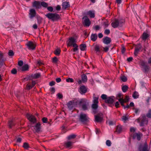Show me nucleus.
Wrapping results in <instances>:
<instances>
[{
    "instance_id": "obj_1",
    "label": "nucleus",
    "mask_w": 151,
    "mask_h": 151,
    "mask_svg": "<svg viewBox=\"0 0 151 151\" xmlns=\"http://www.w3.org/2000/svg\"><path fill=\"white\" fill-rule=\"evenodd\" d=\"M137 122L140 123V126L141 127L147 125L148 123V120L145 115H141L138 119H137Z\"/></svg>"
},
{
    "instance_id": "obj_2",
    "label": "nucleus",
    "mask_w": 151,
    "mask_h": 151,
    "mask_svg": "<svg viewBox=\"0 0 151 151\" xmlns=\"http://www.w3.org/2000/svg\"><path fill=\"white\" fill-rule=\"evenodd\" d=\"M138 63L143 72L146 73L149 71L150 68L149 66L146 64V63L145 61L140 60L138 62Z\"/></svg>"
},
{
    "instance_id": "obj_3",
    "label": "nucleus",
    "mask_w": 151,
    "mask_h": 151,
    "mask_svg": "<svg viewBox=\"0 0 151 151\" xmlns=\"http://www.w3.org/2000/svg\"><path fill=\"white\" fill-rule=\"evenodd\" d=\"M45 16L49 19L54 22L59 19L60 17L58 14L56 13H49L45 15Z\"/></svg>"
},
{
    "instance_id": "obj_4",
    "label": "nucleus",
    "mask_w": 151,
    "mask_h": 151,
    "mask_svg": "<svg viewBox=\"0 0 151 151\" xmlns=\"http://www.w3.org/2000/svg\"><path fill=\"white\" fill-rule=\"evenodd\" d=\"M89 118L87 115L83 113H81L79 116V120L83 124H85L88 121Z\"/></svg>"
},
{
    "instance_id": "obj_5",
    "label": "nucleus",
    "mask_w": 151,
    "mask_h": 151,
    "mask_svg": "<svg viewBox=\"0 0 151 151\" xmlns=\"http://www.w3.org/2000/svg\"><path fill=\"white\" fill-rule=\"evenodd\" d=\"M122 23V21L117 19H116L111 23V25L113 28H116L119 26H121Z\"/></svg>"
},
{
    "instance_id": "obj_6",
    "label": "nucleus",
    "mask_w": 151,
    "mask_h": 151,
    "mask_svg": "<svg viewBox=\"0 0 151 151\" xmlns=\"http://www.w3.org/2000/svg\"><path fill=\"white\" fill-rule=\"evenodd\" d=\"M82 19L84 25L86 27H89L91 24V22L88 17L86 16H85Z\"/></svg>"
},
{
    "instance_id": "obj_7",
    "label": "nucleus",
    "mask_w": 151,
    "mask_h": 151,
    "mask_svg": "<svg viewBox=\"0 0 151 151\" xmlns=\"http://www.w3.org/2000/svg\"><path fill=\"white\" fill-rule=\"evenodd\" d=\"M80 103L82 104V108L83 110H86L87 109V106L88 104L86 99H82L80 101Z\"/></svg>"
},
{
    "instance_id": "obj_8",
    "label": "nucleus",
    "mask_w": 151,
    "mask_h": 151,
    "mask_svg": "<svg viewBox=\"0 0 151 151\" xmlns=\"http://www.w3.org/2000/svg\"><path fill=\"white\" fill-rule=\"evenodd\" d=\"M95 121L97 122L101 123L103 121V116L102 114H98L95 116Z\"/></svg>"
},
{
    "instance_id": "obj_9",
    "label": "nucleus",
    "mask_w": 151,
    "mask_h": 151,
    "mask_svg": "<svg viewBox=\"0 0 151 151\" xmlns=\"http://www.w3.org/2000/svg\"><path fill=\"white\" fill-rule=\"evenodd\" d=\"M26 45L29 50H34L35 49L36 45L33 42L31 41L28 42Z\"/></svg>"
},
{
    "instance_id": "obj_10",
    "label": "nucleus",
    "mask_w": 151,
    "mask_h": 151,
    "mask_svg": "<svg viewBox=\"0 0 151 151\" xmlns=\"http://www.w3.org/2000/svg\"><path fill=\"white\" fill-rule=\"evenodd\" d=\"M26 117L31 122L33 123L36 122V119L33 115L27 114L26 115Z\"/></svg>"
},
{
    "instance_id": "obj_11",
    "label": "nucleus",
    "mask_w": 151,
    "mask_h": 151,
    "mask_svg": "<svg viewBox=\"0 0 151 151\" xmlns=\"http://www.w3.org/2000/svg\"><path fill=\"white\" fill-rule=\"evenodd\" d=\"M142 136V134L140 132L134 133L133 135L132 138L133 139H136L137 140L139 141L141 138V137Z\"/></svg>"
},
{
    "instance_id": "obj_12",
    "label": "nucleus",
    "mask_w": 151,
    "mask_h": 151,
    "mask_svg": "<svg viewBox=\"0 0 151 151\" xmlns=\"http://www.w3.org/2000/svg\"><path fill=\"white\" fill-rule=\"evenodd\" d=\"M32 127H34V129L35 131H34V132L39 133L41 131V124L39 123H38L36 124L35 126H32Z\"/></svg>"
},
{
    "instance_id": "obj_13",
    "label": "nucleus",
    "mask_w": 151,
    "mask_h": 151,
    "mask_svg": "<svg viewBox=\"0 0 151 151\" xmlns=\"http://www.w3.org/2000/svg\"><path fill=\"white\" fill-rule=\"evenodd\" d=\"M36 13L35 10L33 9H31L29 11V18L32 19L35 17L36 15Z\"/></svg>"
},
{
    "instance_id": "obj_14",
    "label": "nucleus",
    "mask_w": 151,
    "mask_h": 151,
    "mask_svg": "<svg viewBox=\"0 0 151 151\" xmlns=\"http://www.w3.org/2000/svg\"><path fill=\"white\" fill-rule=\"evenodd\" d=\"M78 91L81 94H84L87 92V88L84 86L82 85L80 87Z\"/></svg>"
},
{
    "instance_id": "obj_15",
    "label": "nucleus",
    "mask_w": 151,
    "mask_h": 151,
    "mask_svg": "<svg viewBox=\"0 0 151 151\" xmlns=\"http://www.w3.org/2000/svg\"><path fill=\"white\" fill-rule=\"evenodd\" d=\"M33 7L36 9H39L41 8V2L38 1H34L32 3Z\"/></svg>"
},
{
    "instance_id": "obj_16",
    "label": "nucleus",
    "mask_w": 151,
    "mask_h": 151,
    "mask_svg": "<svg viewBox=\"0 0 151 151\" xmlns=\"http://www.w3.org/2000/svg\"><path fill=\"white\" fill-rule=\"evenodd\" d=\"M103 42L106 45H108L110 44L111 42V39L110 38L106 36L105 37L103 38Z\"/></svg>"
},
{
    "instance_id": "obj_17",
    "label": "nucleus",
    "mask_w": 151,
    "mask_h": 151,
    "mask_svg": "<svg viewBox=\"0 0 151 151\" xmlns=\"http://www.w3.org/2000/svg\"><path fill=\"white\" fill-rule=\"evenodd\" d=\"M76 40L73 37H71L69 39V42L68 43V46H71L72 45L73 46L74 44H76Z\"/></svg>"
},
{
    "instance_id": "obj_18",
    "label": "nucleus",
    "mask_w": 151,
    "mask_h": 151,
    "mask_svg": "<svg viewBox=\"0 0 151 151\" xmlns=\"http://www.w3.org/2000/svg\"><path fill=\"white\" fill-rule=\"evenodd\" d=\"M73 142L71 141H67L64 143V146L66 148L71 149L72 147V146Z\"/></svg>"
},
{
    "instance_id": "obj_19",
    "label": "nucleus",
    "mask_w": 151,
    "mask_h": 151,
    "mask_svg": "<svg viewBox=\"0 0 151 151\" xmlns=\"http://www.w3.org/2000/svg\"><path fill=\"white\" fill-rule=\"evenodd\" d=\"M68 108L70 110L73 109L75 105V104L73 101H70L67 104Z\"/></svg>"
},
{
    "instance_id": "obj_20",
    "label": "nucleus",
    "mask_w": 151,
    "mask_h": 151,
    "mask_svg": "<svg viewBox=\"0 0 151 151\" xmlns=\"http://www.w3.org/2000/svg\"><path fill=\"white\" fill-rule=\"evenodd\" d=\"M40 76V74L39 73H36L34 74H32L30 76V79H37L39 78Z\"/></svg>"
},
{
    "instance_id": "obj_21",
    "label": "nucleus",
    "mask_w": 151,
    "mask_h": 151,
    "mask_svg": "<svg viewBox=\"0 0 151 151\" xmlns=\"http://www.w3.org/2000/svg\"><path fill=\"white\" fill-rule=\"evenodd\" d=\"M15 125V123L14 119H12L11 120H9L8 123V125L10 128H11Z\"/></svg>"
},
{
    "instance_id": "obj_22",
    "label": "nucleus",
    "mask_w": 151,
    "mask_h": 151,
    "mask_svg": "<svg viewBox=\"0 0 151 151\" xmlns=\"http://www.w3.org/2000/svg\"><path fill=\"white\" fill-rule=\"evenodd\" d=\"M62 8L64 9H66L70 6L69 3L67 1L63 2L62 4Z\"/></svg>"
},
{
    "instance_id": "obj_23",
    "label": "nucleus",
    "mask_w": 151,
    "mask_h": 151,
    "mask_svg": "<svg viewBox=\"0 0 151 151\" xmlns=\"http://www.w3.org/2000/svg\"><path fill=\"white\" fill-rule=\"evenodd\" d=\"M87 14L89 15L90 17L91 18H94L95 17L94 12L93 11L90 10L88 12Z\"/></svg>"
},
{
    "instance_id": "obj_24",
    "label": "nucleus",
    "mask_w": 151,
    "mask_h": 151,
    "mask_svg": "<svg viewBox=\"0 0 151 151\" xmlns=\"http://www.w3.org/2000/svg\"><path fill=\"white\" fill-rule=\"evenodd\" d=\"M114 101V99L111 97H107L105 101L106 103L110 104H112Z\"/></svg>"
},
{
    "instance_id": "obj_25",
    "label": "nucleus",
    "mask_w": 151,
    "mask_h": 151,
    "mask_svg": "<svg viewBox=\"0 0 151 151\" xmlns=\"http://www.w3.org/2000/svg\"><path fill=\"white\" fill-rule=\"evenodd\" d=\"M29 68L28 65L27 64H25L22 67L20 70H21L22 71H24L28 70Z\"/></svg>"
},
{
    "instance_id": "obj_26",
    "label": "nucleus",
    "mask_w": 151,
    "mask_h": 151,
    "mask_svg": "<svg viewBox=\"0 0 151 151\" xmlns=\"http://www.w3.org/2000/svg\"><path fill=\"white\" fill-rule=\"evenodd\" d=\"M97 38V35L96 34H92L91 36V39L93 41H95Z\"/></svg>"
},
{
    "instance_id": "obj_27",
    "label": "nucleus",
    "mask_w": 151,
    "mask_h": 151,
    "mask_svg": "<svg viewBox=\"0 0 151 151\" xmlns=\"http://www.w3.org/2000/svg\"><path fill=\"white\" fill-rule=\"evenodd\" d=\"M149 37V35L147 33L144 32L142 34V37L143 40H146Z\"/></svg>"
},
{
    "instance_id": "obj_28",
    "label": "nucleus",
    "mask_w": 151,
    "mask_h": 151,
    "mask_svg": "<svg viewBox=\"0 0 151 151\" xmlns=\"http://www.w3.org/2000/svg\"><path fill=\"white\" fill-rule=\"evenodd\" d=\"M148 146L146 142H145L142 147V151H148Z\"/></svg>"
},
{
    "instance_id": "obj_29",
    "label": "nucleus",
    "mask_w": 151,
    "mask_h": 151,
    "mask_svg": "<svg viewBox=\"0 0 151 151\" xmlns=\"http://www.w3.org/2000/svg\"><path fill=\"white\" fill-rule=\"evenodd\" d=\"M95 94H93V103H97L98 104L99 102L98 99H99V96H94Z\"/></svg>"
},
{
    "instance_id": "obj_30",
    "label": "nucleus",
    "mask_w": 151,
    "mask_h": 151,
    "mask_svg": "<svg viewBox=\"0 0 151 151\" xmlns=\"http://www.w3.org/2000/svg\"><path fill=\"white\" fill-rule=\"evenodd\" d=\"M94 50L97 52H100L101 50L99 45H96L94 47Z\"/></svg>"
},
{
    "instance_id": "obj_31",
    "label": "nucleus",
    "mask_w": 151,
    "mask_h": 151,
    "mask_svg": "<svg viewBox=\"0 0 151 151\" xmlns=\"http://www.w3.org/2000/svg\"><path fill=\"white\" fill-rule=\"evenodd\" d=\"M132 97L134 99H136L139 98V95L138 92L135 91L134 92L132 95Z\"/></svg>"
},
{
    "instance_id": "obj_32",
    "label": "nucleus",
    "mask_w": 151,
    "mask_h": 151,
    "mask_svg": "<svg viewBox=\"0 0 151 151\" xmlns=\"http://www.w3.org/2000/svg\"><path fill=\"white\" fill-rule=\"evenodd\" d=\"M122 126L120 125H118L116 128V132L119 133H120L122 131Z\"/></svg>"
},
{
    "instance_id": "obj_33",
    "label": "nucleus",
    "mask_w": 151,
    "mask_h": 151,
    "mask_svg": "<svg viewBox=\"0 0 151 151\" xmlns=\"http://www.w3.org/2000/svg\"><path fill=\"white\" fill-rule=\"evenodd\" d=\"M76 135L74 134H71L68 136L67 138L68 140L71 139H74L76 137Z\"/></svg>"
},
{
    "instance_id": "obj_34",
    "label": "nucleus",
    "mask_w": 151,
    "mask_h": 151,
    "mask_svg": "<svg viewBox=\"0 0 151 151\" xmlns=\"http://www.w3.org/2000/svg\"><path fill=\"white\" fill-rule=\"evenodd\" d=\"M86 47V45L85 44H81L80 45V49L81 51L85 50Z\"/></svg>"
},
{
    "instance_id": "obj_35",
    "label": "nucleus",
    "mask_w": 151,
    "mask_h": 151,
    "mask_svg": "<svg viewBox=\"0 0 151 151\" xmlns=\"http://www.w3.org/2000/svg\"><path fill=\"white\" fill-rule=\"evenodd\" d=\"M141 48V47H137L135 48L134 53L135 56H137V55L138 52Z\"/></svg>"
},
{
    "instance_id": "obj_36",
    "label": "nucleus",
    "mask_w": 151,
    "mask_h": 151,
    "mask_svg": "<svg viewBox=\"0 0 151 151\" xmlns=\"http://www.w3.org/2000/svg\"><path fill=\"white\" fill-rule=\"evenodd\" d=\"M82 81L83 82H85L87 81V77L86 75L85 74H83L82 76Z\"/></svg>"
},
{
    "instance_id": "obj_37",
    "label": "nucleus",
    "mask_w": 151,
    "mask_h": 151,
    "mask_svg": "<svg viewBox=\"0 0 151 151\" xmlns=\"http://www.w3.org/2000/svg\"><path fill=\"white\" fill-rule=\"evenodd\" d=\"M60 52V50L59 48L56 49L54 52V54L57 55H59Z\"/></svg>"
},
{
    "instance_id": "obj_38",
    "label": "nucleus",
    "mask_w": 151,
    "mask_h": 151,
    "mask_svg": "<svg viewBox=\"0 0 151 151\" xmlns=\"http://www.w3.org/2000/svg\"><path fill=\"white\" fill-rule=\"evenodd\" d=\"M128 87L127 85H124L122 87V90L124 92H125L128 90Z\"/></svg>"
},
{
    "instance_id": "obj_39",
    "label": "nucleus",
    "mask_w": 151,
    "mask_h": 151,
    "mask_svg": "<svg viewBox=\"0 0 151 151\" xmlns=\"http://www.w3.org/2000/svg\"><path fill=\"white\" fill-rule=\"evenodd\" d=\"M37 24L39 25H40L42 22V18L40 17H37Z\"/></svg>"
},
{
    "instance_id": "obj_40",
    "label": "nucleus",
    "mask_w": 151,
    "mask_h": 151,
    "mask_svg": "<svg viewBox=\"0 0 151 151\" xmlns=\"http://www.w3.org/2000/svg\"><path fill=\"white\" fill-rule=\"evenodd\" d=\"M48 4L46 2L42 1L41 2V6H42L43 7L45 8H46L48 6Z\"/></svg>"
},
{
    "instance_id": "obj_41",
    "label": "nucleus",
    "mask_w": 151,
    "mask_h": 151,
    "mask_svg": "<svg viewBox=\"0 0 151 151\" xmlns=\"http://www.w3.org/2000/svg\"><path fill=\"white\" fill-rule=\"evenodd\" d=\"M98 104L97 103H93L92 104V108L94 109H96L98 108Z\"/></svg>"
},
{
    "instance_id": "obj_42",
    "label": "nucleus",
    "mask_w": 151,
    "mask_h": 151,
    "mask_svg": "<svg viewBox=\"0 0 151 151\" xmlns=\"http://www.w3.org/2000/svg\"><path fill=\"white\" fill-rule=\"evenodd\" d=\"M119 101L121 105L124 107L125 106L124 104V100L122 98H120L119 99Z\"/></svg>"
},
{
    "instance_id": "obj_43",
    "label": "nucleus",
    "mask_w": 151,
    "mask_h": 151,
    "mask_svg": "<svg viewBox=\"0 0 151 151\" xmlns=\"http://www.w3.org/2000/svg\"><path fill=\"white\" fill-rule=\"evenodd\" d=\"M66 81L67 82H70V83H73L74 82V81L73 79L72 78H69L68 79H67L66 80Z\"/></svg>"
},
{
    "instance_id": "obj_44",
    "label": "nucleus",
    "mask_w": 151,
    "mask_h": 151,
    "mask_svg": "<svg viewBox=\"0 0 151 151\" xmlns=\"http://www.w3.org/2000/svg\"><path fill=\"white\" fill-rule=\"evenodd\" d=\"M109 46H107L103 47V51L105 52H108L109 50Z\"/></svg>"
},
{
    "instance_id": "obj_45",
    "label": "nucleus",
    "mask_w": 151,
    "mask_h": 151,
    "mask_svg": "<svg viewBox=\"0 0 151 151\" xmlns=\"http://www.w3.org/2000/svg\"><path fill=\"white\" fill-rule=\"evenodd\" d=\"M120 79L124 82H125L127 81V78L124 76H122L120 77Z\"/></svg>"
},
{
    "instance_id": "obj_46",
    "label": "nucleus",
    "mask_w": 151,
    "mask_h": 151,
    "mask_svg": "<svg viewBox=\"0 0 151 151\" xmlns=\"http://www.w3.org/2000/svg\"><path fill=\"white\" fill-rule=\"evenodd\" d=\"M93 28L96 31H97L99 30L101 28V27L99 25H96L94 27H93Z\"/></svg>"
},
{
    "instance_id": "obj_47",
    "label": "nucleus",
    "mask_w": 151,
    "mask_h": 151,
    "mask_svg": "<svg viewBox=\"0 0 151 151\" xmlns=\"http://www.w3.org/2000/svg\"><path fill=\"white\" fill-rule=\"evenodd\" d=\"M73 47H74L73 48V51L74 52H76L78 50V45L77 44H74L73 45Z\"/></svg>"
},
{
    "instance_id": "obj_48",
    "label": "nucleus",
    "mask_w": 151,
    "mask_h": 151,
    "mask_svg": "<svg viewBox=\"0 0 151 151\" xmlns=\"http://www.w3.org/2000/svg\"><path fill=\"white\" fill-rule=\"evenodd\" d=\"M23 147L25 149H27L29 147L28 144L26 142L24 143Z\"/></svg>"
},
{
    "instance_id": "obj_49",
    "label": "nucleus",
    "mask_w": 151,
    "mask_h": 151,
    "mask_svg": "<svg viewBox=\"0 0 151 151\" xmlns=\"http://www.w3.org/2000/svg\"><path fill=\"white\" fill-rule=\"evenodd\" d=\"M111 141L109 140H108L106 141V144L108 146H110L111 145Z\"/></svg>"
},
{
    "instance_id": "obj_50",
    "label": "nucleus",
    "mask_w": 151,
    "mask_h": 151,
    "mask_svg": "<svg viewBox=\"0 0 151 151\" xmlns=\"http://www.w3.org/2000/svg\"><path fill=\"white\" fill-rule=\"evenodd\" d=\"M104 33L106 35H109L110 33V31L109 29H106L104 30Z\"/></svg>"
},
{
    "instance_id": "obj_51",
    "label": "nucleus",
    "mask_w": 151,
    "mask_h": 151,
    "mask_svg": "<svg viewBox=\"0 0 151 151\" xmlns=\"http://www.w3.org/2000/svg\"><path fill=\"white\" fill-rule=\"evenodd\" d=\"M147 117L149 118H151V110H149L148 112L146 114Z\"/></svg>"
},
{
    "instance_id": "obj_52",
    "label": "nucleus",
    "mask_w": 151,
    "mask_h": 151,
    "mask_svg": "<svg viewBox=\"0 0 151 151\" xmlns=\"http://www.w3.org/2000/svg\"><path fill=\"white\" fill-rule=\"evenodd\" d=\"M8 54L9 56H12L14 55V53L13 51L11 50H10L9 51Z\"/></svg>"
},
{
    "instance_id": "obj_53",
    "label": "nucleus",
    "mask_w": 151,
    "mask_h": 151,
    "mask_svg": "<svg viewBox=\"0 0 151 151\" xmlns=\"http://www.w3.org/2000/svg\"><path fill=\"white\" fill-rule=\"evenodd\" d=\"M11 73L13 74H15L17 73V70L16 69L13 68L11 71Z\"/></svg>"
},
{
    "instance_id": "obj_54",
    "label": "nucleus",
    "mask_w": 151,
    "mask_h": 151,
    "mask_svg": "<svg viewBox=\"0 0 151 151\" xmlns=\"http://www.w3.org/2000/svg\"><path fill=\"white\" fill-rule=\"evenodd\" d=\"M57 96L60 99H62L63 97V95L60 93H58L57 95Z\"/></svg>"
},
{
    "instance_id": "obj_55",
    "label": "nucleus",
    "mask_w": 151,
    "mask_h": 151,
    "mask_svg": "<svg viewBox=\"0 0 151 151\" xmlns=\"http://www.w3.org/2000/svg\"><path fill=\"white\" fill-rule=\"evenodd\" d=\"M128 117L126 116H123L122 118V120L124 122H125L128 120Z\"/></svg>"
},
{
    "instance_id": "obj_56",
    "label": "nucleus",
    "mask_w": 151,
    "mask_h": 151,
    "mask_svg": "<svg viewBox=\"0 0 151 151\" xmlns=\"http://www.w3.org/2000/svg\"><path fill=\"white\" fill-rule=\"evenodd\" d=\"M101 98L103 99H104L105 100V101H106V99H107V96L106 95H105V94H102L101 96Z\"/></svg>"
},
{
    "instance_id": "obj_57",
    "label": "nucleus",
    "mask_w": 151,
    "mask_h": 151,
    "mask_svg": "<svg viewBox=\"0 0 151 151\" xmlns=\"http://www.w3.org/2000/svg\"><path fill=\"white\" fill-rule=\"evenodd\" d=\"M136 129L134 127H131L130 128V131L132 132H134L136 131Z\"/></svg>"
},
{
    "instance_id": "obj_58",
    "label": "nucleus",
    "mask_w": 151,
    "mask_h": 151,
    "mask_svg": "<svg viewBox=\"0 0 151 151\" xmlns=\"http://www.w3.org/2000/svg\"><path fill=\"white\" fill-rule=\"evenodd\" d=\"M47 118H46V117H43L42 119V122L44 123H47Z\"/></svg>"
},
{
    "instance_id": "obj_59",
    "label": "nucleus",
    "mask_w": 151,
    "mask_h": 151,
    "mask_svg": "<svg viewBox=\"0 0 151 151\" xmlns=\"http://www.w3.org/2000/svg\"><path fill=\"white\" fill-rule=\"evenodd\" d=\"M52 62L54 63H56L58 61V60L56 57H54L52 58Z\"/></svg>"
},
{
    "instance_id": "obj_60",
    "label": "nucleus",
    "mask_w": 151,
    "mask_h": 151,
    "mask_svg": "<svg viewBox=\"0 0 151 151\" xmlns=\"http://www.w3.org/2000/svg\"><path fill=\"white\" fill-rule=\"evenodd\" d=\"M50 90L52 92V94H53L55 91V88L53 87L50 88Z\"/></svg>"
},
{
    "instance_id": "obj_61",
    "label": "nucleus",
    "mask_w": 151,
    "mask_h": 151,
    "mask_svg": "<svg viewBox=\"0 0 151 151\" xmlns=\"http://www.w3.org/2000/svg\"><path fill=\"white\" fill-rule=\"evenodd\" d=\"M33 87V86L29 85L27 84V90H29L32 88Z\"/></svg>"
},
{
    "instance_id": "obj_62",
    "label": "nucleus",
    "mask_w": 151,
    "mask_h": 151,
    "mask_svg": "<svg viewBox=\"0 0 151 151\" xmlns=\"http://www.w3.org/2000/svg\"><path fill=\"white\" fill-rule=\"evenodd\" d=\"M18 64L20 66H21L23 65V62L22 61L20 60L18 62Z\"/></svg>"
},
{
    "instance_id": "obj_63",
    "label": "nucleus",
    "mask_w": 151,
    "mask_h": 151,
    "mask_svg": "<svg viewBox=\"0 0 151 151\" xmlns=\"http://www.w3.org/2000/svg\"><path fill=\"white\" fill-rule=\"evenodd\" d=\"M47 10L50 12H52L53 10V8L52 6H49L47 7Z\"/></svg>"
},
{
    "instance_id": "obj_64",
    "label": "nucleus",
    "mask_w": 151,
    "mask_h": 151,
    "mask_svg": "<svg viewBox=\"0 0 151 151\" xmlns=\"http://www.w3.org/2000/svg\"><path fill=\"white\" fill-rule=\"evenodd\" d=\"M55 83L54 81H52L50 82L49 85L50 86H52L55 85Z\"/></svg>"
}]
</instances>
